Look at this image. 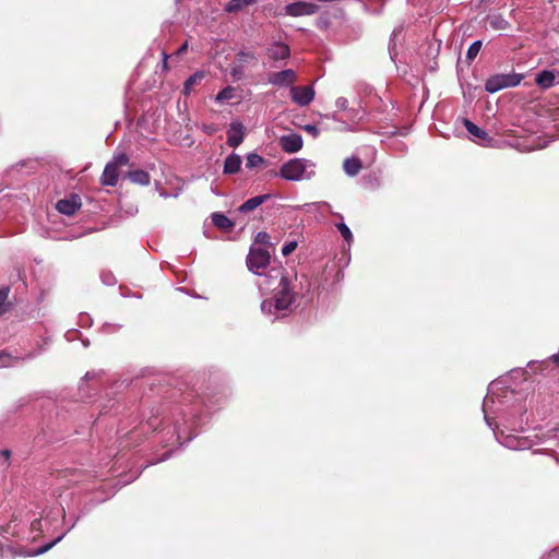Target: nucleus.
<instances>
[{"label": "nucleus", "instance_id": "1", "mask_svg": "<svg viewBox=\"0 0 559 559\" xmlns=\"http://www.w3.org/2000/svg\"><path fill=\"white\" fill-rule=\"evenodd\" d=\"M158 416L159 413L157 411L156 414H152L144 423L135 426L132 430L126 433L119 430V433L133 439L142 432L156 430L157 427L163 424V432L170 435L168 441L175 440L182 443L181 440L190 441L195 436L191 433L192 425H194L197 418L194 407L189 408V412L183 411L181 407H175L169 417L159 419Z\"/></svg>", "mask_w": 559, "mask_h": 559}, {"label": "nucleus", "instance_id": "2", "mask_svg": "<svg viewBox=\"0 0 559 559\" xmlns=\"http://www.w3.org/2000/svg\"><path fill=\"white\" fill-rule=\"evenodd\" d=\"M284 273L283 267H274L267 274L269 280H280L277 286L274 287L273 299L275 300L274 309L276 311L290 310L296 299V295L290 288V282Z\"/></svg>", "mask_w": 559, "mask_h": 559}, {"label": "nucleus", "instance_id": "3", "mask_svg": "<svg viewBox=\"0 0 559 559\" xmlns=\"http://www.w3.org/2000/svg\"><path fill=\"white\" fill-rule=\"evenodd\" d=\"M316 164L306 158H292L282 165L280 176L289 181H300L314 176Z\"/></svg>", "mask_w": 559, "mask_h": 559}, {"label": "nucleus", "instance_id": "4", "mask_svg": "<svg viewBox=\"0 0 559 559\" xmlns=\"http://www.w3.org/2000/svg\"><path fill=\"white\" fill-rule=\"evenodd\" d=\"M523 79L524 75L516 72L495 74L487 79L485 91L493 94L503 88L518 86Z\"/></svg>", "mask_w": 559, "mask_h": 559}, {"label": "nucleus", "instance_id": "5", "mask_svg": "<svg viewBox=\"0 0 559 559\" xmlns=\"http://www.w3.org/2000/svg\"><path fill=\"white\" fill-rule=\"evenodd\" d=\"M129 164V156L126 153H117L112 159L108 162L100 177L103 186L115 187L118 182V168Z\"/></svg>", "mask_w": 559, "mask_h": 559}, {"label": "nucleus", "instance_id": "6", "mask_svg": "<svg viewBox=\"0 0 559 559\" xmlns=\"http://www.w3.org/2000/svg\"><path fill=\"white\" fill-rule=\"evenodd\" d=\"M270 252L261 247L252 245L247 255V266L255 275H262V270L266 269L270 264Z\"/></svg>", "mask_w": 559, "mask_h": 559}, {"label": "nucleus", "instance_id": "7", "mask_svg": "<svg viewBox=\"0 0 559 559\" xmlns=\"http://www.w3.org/2000/svg\"><path fill=\"white\" fill-rule=\"evenodd\" d=\"M495 436L501 445L510 450H526L531 447V442L527 438L506 435L503 431L496 432Z\"/></svg>", "mask_w": 559, "mask_h": 559}, {"label": "nucleus", "instance_id": "8", "mask_svg": "<svg viewBox=\"0 0 559 559\" xmlns=\"http://www.w3.org/2000/svg\"><path fill=\"white\" fill-rule=\"evenodd\" d=\"M297 80V74L293 69H285L278 72L270 73L267 82L276 87H292Z\"/></svg>", "mask_w": 559, "mask_h": 559}, {"label": "nucleus", "instance_id": "9", "mask_svg": "<svg viewBox=\"0 0 559 559\" xmlns=\"http://www.w3.org/2000/svg\"><path fill=\"white\" fill-rule=\"evenodd\" d=\"M284 10L289 16H304L317 13L319 11V5L311 2L297 1L287 4Z\"/></svg>", "mask_w": 559, "mask_h": 559}, {"label": "nucleus", "instance_id": "10", "mask_svg": "<svg viewBox=\"0 0 559 559\" xmlns=\"http://www.w3.org/2000/svg\"><path fill=\"white\" fill-rule=\"evenodd\" d=\"M535 83L544 90L550 88L559 83V64L538 72L535 78Z\"/></svg>", "mask_w": 559, "mask_h": 559}, {"label": "nucleus", "instance_id": "11", "mask_svg": "<svg viewBox=\"0 0 559 559\" xmlns=\"http://www.w3.org/2000/svg\"><path fill=\"white\" fill-rule=\"evenodd\" d=\"M314 90L312 86H292L290 96L294 103L304 107L308 106L314 98Z\"/></svg>", "mask_w": 559, "mask_h": 559}, {"label": "nucleus", "instance_id": "12", "mask_svg": "<svg viewBox=\"0 0 559 559\" xmlns=\"http://www.w3.org/2000/svg\"><path fill=\"white\" fill-rule=\"evenodd\" d=\"M278 143L281 148L289 154L299 152L304 145L302 136L295 132L282 135Z\"/></svg>", "mask_w": 559, "mask_h": 559}, {"label": "nucleus", "instance_id": "13", "mask_svg": "<svg viewBox=\"0 0 559 559\" xmlns=\"http://www.w3.org/2000/svg\"><path fill=\"white\" fill-rule=\"evenodd\" d=\"M463 124H464L465 129L467 130V132L471 134L472 140L474 142H477V143H480L484 145H490L493 142V139L485 130H483L481 128L476 126L471 120L464 118Z\"/></svg>", "mask_w": 559, "mask_h": 559}, {"label": "nucleus", "instance_id": "14", "mask_svg": "<svg viewBox=\"0 0 559 559\" xmlns=\"http://www.w3.org/2000/svg\"><path fill=\"white\" fill-rule=\"evenodd\" d=\"M82 205L81 198L79 194H71L67 199L59 200L56 204V209L67 216L73 215Z\"/></svg>", "mask_w": 559, "mask_h": 559}, {"label": "nucleus", "instance_id": "15", "mask_svg": "<svg viewBox=\"0 0 559 559\" xmlns=\"http://www.w3.org/2000/svg\"><path fill=\"white\" fill-rule=\"evenodd\" d=\"M245 139V127L239 121H234L230 123L229 129L227 131V144L230 147H238Z\"/></svg>", "mask_w": 559, "mask_h": 559}, {"label": "nucleus", "instance_id": "16", "mask_svg": "<svg viewBox=\"0 0 559 559\" xmlns=\"http://www.w3.org/2000/svg\"><path fill=\"white\" fill-rule=\"evenodd\" d=\"M266 56L274 61L286 60L290 57V48L284 43H273L266 49Z\"/></svg>", "mask_w": 559, "mask_h": 559}, {"label": "nucleus", "instance_id": "17", "mask_svg": "<svg viewBox=\"0 0 559 559\" xmlns=\"http://www.w3.org/2000/svg\"><path fill=\"white\" fill-rule=\"evenodd\" d=\"M241 163H242L241 157L238 154H236V153L229 154L224 162L223 173L225 175L237 174L240 170Z\"/></svg>", "mask_w": 559, "mask_h": 559}, {"label": "nucleus", "instance_id": "18", "mask_svg": "<svg viewBox=\"0 0 559 559\" xmlns=\"http://www.w3.org/2000/svg\"><path fill=\"white\" fill-rule=\"evenodd\" d=\"M271 198L270 194H261V195H257V197H253V198H250L248 199L247 201H245L239 207H238V211L240 213H248V212H251L253 210H255L257 207H259L261 204H263L266 200H269Z\"/></svg>", "mask_w": 559, "mask_h": 559}, {"label": "nucleus", "instance_id": "19", "mask_svg": "<svg viewBox=\"0 0 559 559\" xmlns=\"http://www.w3.org/2000/svg\"><path fill=\"white\" fill-rule=\"evenodd\" d=\"M126 176L131 182L140 186H148L151 182L150 174L142 169L131 170Z\"/></svg>", "mask_w": 559, "mask_h": 559}, {"label": "nucleus", "instance_id": "20", "mask_svg": "<svg viewBox=\"0 0 559 559\" xmlns=\"http://www.w3.org/2000/svg\"><path fill=\"white\" fill-rule=\"evenodd\" d=\"M361 167V160L358 157H348L343 162V169L349 177L356 176Z\"/></svg>", "mask_w": 559, "mask_h": 559}, {"label": "nucleus", "instance_id": "21", "mask_svg": "<svg viewBox=\"0 0 559 559\" xmlns=\"http://www.w3.org/2000/svg\"><path fill=\"white\" fill-rule=\"evenodd\" d=\"M104 371H88L85 373V377L80 384V391L84 392L85 386H87V381H94L93 389L97 390L99 383L103 381Z\"/></svg>", "mask_w": 559, "mask_h": 559}, {"label": "nucleus", "instance_id": "22", "mask_svg": "<svg viewBox=\"0 0 559 559\" xmlns=\"http://www.w3.org/2000/svg\"><path fill=\"white\" fill-rule=\"evenodd\" d=\"M212 222L217 228L222 230H231L235 226L234 222L223 213H213Z\"/></svg>", "mask_w": 559, "mask_h": 559}, {"label": "nucleus", "instance_id": "23", "mask_svg": "<svg viewBox=\"0 0 559 559\" xmlns=\"http://www.w3.org/2000/svg\"><path fill=\"white\" fill-rule=\"evenodd\" d=\"M486 21L491 28L497 31H504L510 27V23L501 14L488 15Z\"/></svg>", "mask_w": 559, "mask_h": 559}, {"label": "nucleus", "instance_id": "24", "mask_svg": "<svg viewBox=\"0 0 559 559\" xmlns=\"http://www.w3.org/2000/svg\"><path fill=\"white\" fill-rule=\"evenodd\" d=\"M203 79H204V72H202V71H198V72L193 73L192 75H190L185 82L183 93L186 95H189L191 93V91L193 90V86L199 84Z\"/></svg>", "mask_w": 559, "mask_h": 559}, {"label": "nucleus", "instance_id": "25", "mask_svg": "<svg viewBox=\"0 0 559 559\" xmlns=\"http://www.w3.org/2000/svg\"><path fill=\"white\" fill-rule=\"evenodd\" d=\"M258 0H230L226 5H225V11L226 12H238V11H241L245 7H248V5H251L253 3H255Z\"/></svg>", "mask_w": 559, "mask_h": 559}, {"label": "nucleus", "instance_id": "26", "mask_svg": "<svg viewBox=\"0 0 559 559\" xmlns=\"http://www.w3.org/2000/svg\"><path fill=\"white\" fill-rule=\"evenodd\" d=\"M264 163V158L257 153H250L246 157V167L253 169L261 166Z\"/></svg>", "mask_w": 559, "mask_h": 559}, {"label": "nucleus", "instance_id": "27", "mask_svg": "<svg viewBox=\"0 0 559 559\" xmlns=\"http://www.w3.org/2000/svg\"><path fill=\"white\" fill-rule=\"evenodd\" d=\"M235 95H236V88H234L231 86H227L218 92V94L216 95V102L222 103V102L230 100L235 97Z\"/></svg>", "mask_w": 559, "mask_h": 559}, {"label": "nucleus", "instance_id": "28", "mask_svg": "<svg viewBox=\"0 0 559 559\" xmlns=\"http://www.w3.org/2000/svg\"><path fill=\"white\" fill-rule=\"evenodd\" d=\"M19 360V357H14L5 350L0 352V368L13 366Z\"/></svg>", "mask_w": 559, "mask_h": 559}, {"label": "nucleus", "instance_id": "29", "mask_svg": "<svg viewBox=\"0 0 559 559\" xmlns=\"http://www.w3.org/2000/svg\"><path fill=\"white\" fill-rule=\"evenodd\" d=\"M336 227H337L340 234L342 235V237L344 238V240L347 243H350L353 241L354 237H353V234H352L349 227L345 223H338V224H336Z\"/></svg>", "mask_w": 559, "mask_h": 559}, {"label": "nucleus", "instance_id": "30", "mask_svg": "<svg viewBox=\"0 0 559 559\" xmlns=\"http://www.w3.org/2000/svg\"><path fill=\"white\" fill-rule=\"evenodd\" d=\"M481 48V41L480 40H476L474 41L467 49V52H466V58L468 60H474L476 58V56L478 55L479 50Z\"/></svg>", "mask_w": 559, "mask_h": 559}, {"label": "nucleus", "instance_id": "31", "mask_svg": "<svg viewBox=\"0 0 559 559\" xmlns=\"http://www.w3.org/2000/svg\"><path fill=\"white\" fill-rule=\"evenodd\" d=\"M496 384L495 383H491L489 385V393H492L493 392V389H495ZM489 403H493V400L492 397L490 396V394H488L485 399H484V405H483V409H484V413H485V420L487 423V425L489 427H492V421L487 417L486 415V407L488 406Z\"/></svg>", "mask_w": 559, "mask_h": 559}, {"label": "nucleus", "instance_id": "32", "mask_svg": "<svg viewBox=\"0 0 559 559\" xmlns=\"http://www.w3.org/2000/svg\"><path fill=\"white\" fill-rule=\"evenodd\" d=\"M8 295H9L8 287L0 288V316L5 313L8 310V305L5 304Z\"/></svg>", "mask_w": 559, "mask_h": 559}, {"label": "nucleus", "instance_id": "33", "mask_svg": "<svg viewBox=\"0 0 559 559\" xmlns=\"http://www.w3.org/2000/svg\"><path fill=\"white\" fill-rule=\"evenodd\" d=\"M274 304H275V300L274 299H266V300H263L262 304H261V311L264 313V314H273L275 312H277L275 309H274Z\"/></svg>", "mask_w": 559, "mask_h": 559}, {"label": "nucleus", "instance_id": "34", "mask_svg": "<svg viewBox=\"0 0 559 559\" xmlns=\"http://www.w3.org/2000/svg\"><path fill=\"white\" fill-rule=\"evenodd\" d=\"M64 535H66V533L59 535L52 542L39 547L37 550L34 551V555H41V554L48 551L52 546H55L58 542H60L64 537Z\"/></svg>", "mask_w": 559, "mask_h": 559}, {"label": "nucleus", "instance_id": "35", "mask_svg": "<svg viewBox=\"0 0 559 559\" xmlns=\"http://www.w3.org/2000/svg\"><path fill=\"white\" fill-rule=\"evenodd\" d=\"M270 243V235L265 231H259L257 235H255V239H254V246L255 245H269Z\"/></svg>", "mask_w": 559, "mask_h": 559}, {"label": "nucleus", "instance_id": "36", "mask_svg": "<svg viewBox=\"0 0 559 559\" xmlns=\"http://www.w3.org/2000/svg\"><path fill=\"white\" fill-rule=\"evenodd\" d=\"M297 241L296 240H292L287 243H285L282 248V254L284 257H287L293 251H295V249L297 248Z\"/></svg>", "mask_w": 559, "mask_h": 559}, {"label": "nucleus", "instance_id": "37", "mask_svg": "<svg viewBox=\"0 0 559 559\" xmlns=\"http://www.w3.org/2000/svg\"><path fill=\"white\" fill-rule=\"evenodd\" d=\"M100 277L105 285L111 286L116 283V280L110 272H103Z\"/></svg>", "mask_w": 559, "mask_h": 559}, {"label": "nucleus", "instance_id": "38", "mask_svg": "<svg viewBox=\"0 0 559 559\" xmlns=\"http://www.w3.org/2000/svg\"><path fill=\"white\" fill-rule=\"evenodd\" d=\"M304 130L307 133L311 134L313 138H317L320 133L318 127L314 124H306V126H304Z\"/></svg>", "mask_w": 559, "mask_h": 559}, {"label": "nucleus", "instance_id": "39", "mask_svg": "<svg viewBox=\"0 0 559 559\" xmlns=\"http://www.w3.org/2000/svg\"><path fill=\"white\" fill-rule=\"evenodd\" d=\"M348 100L345 97H338L335 102V106L340 110H346L347 109Z\"/></svg>", "mask_w": 559, "mask_h": 559}, {"label": "nucleus", "instance_id": "40", "mask_svg": "<svg viewBox=\"0 0 559 559\" xmlns=\"http://www.w3.org/2000/svg\"><path fill=\"white\" fill-rule=\"evenodd\" d=\"M238 57H239L240 59H253V58H254V56H253L252 53L245 52V51H240V52L238 53Z\"/></svg>", "mask_w": 559, "mask_h": 559}, {"label": "nucleus", "instance_id": "41", "mask_svg": "<svg viewBox=\"0 0 559 559\" xmlns=\"http://www.w3.org/2000/svg\"><path fill=\"white\" fill-rule=\"evenodd\" d=\"M359 114L360 112L357 110L354 115H349L348 118L353 121H359L362 118V116Z\"/></svg>", "mask_w": 559, "mask_h": 559}, {"label": "nucleus", "instance_id": "42", "mask_svg": "<svg viewBox=\"0 0 559 559\" xmlns=\"http://www.w3.org/2000/svg\"><path fill=\"white\" fill-rule=\"evenodd\" d=\"M105 329H106L107 331H109V332H111V331H117L118 329H120V325L107 324V325L105 326Z\"/></svg>", "mask_w": 559, "mask_h": 559}, {"label": "nucleus", "instance_id": "43", "mask_svg": "<svg viewBox=\"0 0 559 559\" xmlns=\"http://www.w3.org/2000/svg\"><path fill=\"white\" fill-rule=\"evenodd\" d=\"M550 358L555 364L559 365V354H554Z\"/></svg>", "mask_w": 559, "mask_h": 559}, {"label": "nucleus", "instance_id": "44", "mask_svg": "<svg viewBox=\"0 0 559 559\" xmlns=\"http://www.w3.org/2000/svg\"><path fill=\"white\" fill-rule=\"evenodd\" d=\"M188 47V43H185L179 49H178V53H181L183 52Z\"/></svg>", "mask_w": 559, "mask_h": 559}, {"label": "nucleus", "instance_id": "45", "mask_svg": "<svg viewBox=\"0 0 559 559\" xmlns=\"http://www.w3.org/2000/svg\"><path fill=\"white\" fill-rule=\"evenodd\" d=\"M167 58H168V55L166 52H163V63H164V67H166V64H167Z\"/></svg>", "mask_w": 559, "mask_h": 559}, {"label": "nucleus", "instance_id": "46", "mask_svg": "<svg viewBox=\"0 0 559 559\" xmlns=\"http://www.w3.org/2000/svg\"><path fill=\"white\" fill-rule=\"evenodd\" d=\"M1 454L8 459L10 456V451L9 450H2Z\"/></svg>", "mask_w": 559, "mask_h": 559}, {"label": "nucleus", "instance_id": "47", "mask_svg": "<svg viewBox=\"0 0 559 559\" xmlns=\"http://www.w3.org/2000/svg\"><path fill=\"white\" fill-rule=\"evenodd\" d=\"M341 130L342 131H352L353 129L348 124H345Z\"/></svg>", "mask_w": 559, "mask_h": 559}, {"label": "nucleus", "instance_id": "48", "mask_svg": "<svg viewBox=\"0 0 559 559\" xmlns=\"http://www.w3.org/2000/svg\"><path fill=\"white\" fill-rule=\"evenodd\" d=\"M331 118L335 121H341V118L336 114H333Z\"/></svg>", "mask_w": 559, "mask_h": 559}, {"label": "nucleus", "instance_id": "49", "mask_svg": "<svg viewBox=\"0 0 559 559\" xmlns=\"http://www.w3.org/2000/svg\"><path fill=\"white\" fill-rule=\"evenodd\" d=\"M159 195L163 198H168L169 194L166 191H159Z\"/></svg>", "mask_w": 559, "mask_h": 559}, {"label": "nucleus", "instance_id": "50", "mask_svg": "<svg viewBox=\"0 0 559 559\" xmlns=\"http://www.w3.org/2000/svg\"><path fill=\"white\" fill-rule=\"evenodd\" d=\"M545 146H546V142H544L543 144H540V143H539V144H537V146H536V147H537V148H543V147H545Z\"/></svg>", "mask_w": 559, "mask_h": 559}, {"label": "nucleus", "instance_id": "51", "mask_svg": "<svg viewBox=\"0 0 559 559\" xmlns=\"http://www.w3.org/2000/svg\"><path fill=\"white\" fill-rule=\"evenodd\" d=\"M168 457V454L164 455L162 459H159L158 461H165L166 459Z\"/></svg>", "mask_w": 559, "mask_h": 559}, {"label": "nucleus", "instance_id": "52", "mask_svg": "<svg viewBox=\"0 0 559 559\" xmlns=\"http://www.w3.org/2000/svg\"><path fill=\"white\" fill-rule=\"evenodd\" d=\"M83 344H84L85 347L88 346V341L87 342L83 341Z\"/></svg>", "mask_w": 559, "mask_h": 559}]
</instances>
